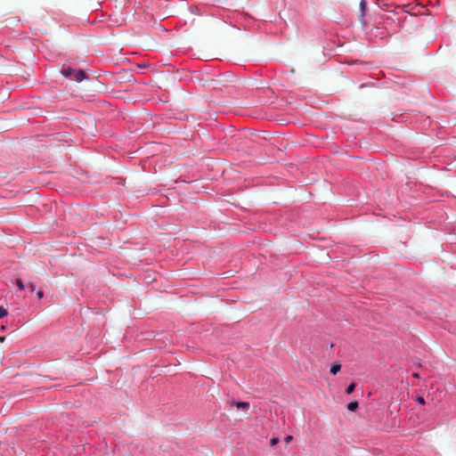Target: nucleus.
<instances>
[{
	"label": "nucleus",
	"instance_id": "3",
	"mask_svg": "<svg viewBox=\"0 0 456 456\" xmlns=\"http://www.w3.org/2000/svg\"><path fill=\"white\" fill-rule=\"evenodd\" d=\"M366 2L365 0H361L360 2V17L362 18L366 12Z\"/></svg>",
	"mask_w": 456,
	"mask_h": 456
},
{
	"label": "nucleus",
	"instance_id": "11",
	"mask_svg": "<svg viewBox=\"0 0 456 456\" xmlns=\"http://www.w3.org/2000/svg\"><path fill=\"white\" fill-rule=\"evenodd\" d=\"M417 402L420 404H425V399L422 396H419Z\"/></svg>",
	"mask_w": 456,
	"mask_h": 456
},
{
	"label": "nucleus",
	"instance_id": "5",
	"mask_svg": "<svg viewBox=\"0 0 456 456\" xmlns=\"http://www.w3.org/2000/svg\"><path fill=\"white\" fill-rule=\"evenodd\" d=\"M358 408V403L356 401H352L347 404V410L350 411H354Z\"/></svg>",
	"mask_w": 456,
	"mask_h": 456
},
{
	"label": "nucleus",
	"instance_id": "14",
	"mask_svg": "<svg viewBox=\"0 0 456 456\" xmlns=\"http://www.w3.org/2000/svg\"><path fill=\"white\" fill-rule=\"evenodd\" d=\"M413 377H414V378H419V374H418V373H414V374H413Z\"/></svg>",
	"mask_w": 456,
	"mask_h": 456
},
{
	"label": "nucleus",
	"instance_id": "10",
	"mask_svg": "<svg viewBox=\"0 0 456 456\" xmlns=\"http://www.w3.org/2000/svg\"><path fill=\"white\" fill-rule=\"evenodd\" d=\"M270 443H271V445L273 446L279 443V439L276 437H273V439H271Z\"/></svg>",
	"mask_w": 456,
	"mask_h": 456
},
{
	"label": "nucleus",
	"instance_id": "8",
	"mask_svg": "<svg viewBox=\"0 0 456 456\" xmlns=\"http://www.w3.org/2000/svg\"><path fill=\"white\" fill-rule=\"evenodd\" d=\"M5 315H7V311L4 307L0 306V319Z\"/></svg>",
	"mask_w": 456,
	"mask_h": 456
},
{
	"label": "nucleus",
	"instance_id": "2",
	"mask_svg": "<svg viewBox=\"0 0 456 456\" xmlns=\"http://www.w3.org/2000/svg\"><path fill=\"white\" fill-rule=\"evenodd\" d=\"M230 404L232 406H236L238 409H242V410H248L249 408V403H247V402H235V401H232L230 402Z\"/></svg>",
	"mask_w": 456,
	"mask_h": 456
},
{
	"label": "nucleus",
	"instance_id": "12",
	"mask_svg": "<svg viewBox=\"0 0 456 456\" xmlns=\"http://www.w3.org/2000/svg\"><path fill=\"white\" fill-rule=\"evenodd\" d=\"M292 439H293V436H287L284 438V441H285V443H289V442H290Z\"/></svg>",
	"mask_w": 456,
	"mask_h": 456
},
{
	"label": "nucleus",
	"instance_id": "4",
	"mask_svg": "<svg viewBox=\"0 0 456 456\" xmlns=\"http://www.w3.org/2000/svg\"><path fill=\"white\" fill-rule=\"evenodd\" d=\"M341 369V364L338 362H336L331 365L330 367V373L333 375H336Z\"/></svg>",
	"mask_w": 456,
	"mask_h": 456
},
{
	"label": "nucleus",
	"instance_id": "9",
	"mask_svg": "<svg viewBox=\"0 0 456 456\" xmlns=\"http://www.w3.org/2000/svg\"><path fill=\"white\" fill-rule=\"evenodd\" d=\"M27 287L30 289L31 292H34L35 285L32 282H28Z\"/></svg>",
	"mask_w": 456,
	"mask_h": 456
},
{
	"label": "nucleus",
	"instance_id": "1",
	"mask_svg": "<svg viewBox=\"0 0 456 456\" xmlns=\"http://www.w3.org/2000/svg\"><path fill=\"white\" fill-rule=\"evenodd\" d=\"M61 73L64 77H70L77 82H81L86 77V75L83 70L73 69L71 68L63 69Z\"/></svg>",
	"mask_w": 456,
	"mask_h": 456
},
{
	"label": "nucleus",
	"instance_id": "13",
	"mask_svg": "<svg viewBox=\"0 0 456 456\" xmlns=\"http://www.w3.org/2000/svg\"><path fill=\"white\" fill-rule=\"evenodd\" d=\"M37 297H38L39 298H41V297H43L44 293H43V291L39 290V291H37Z\"/></svg>",
	"mask_w": 456,
	"mask_h": 456
},
{
	"label": "nucleus",
	"instance_id": "7",
	"mask_svg": "<svg viewBox=\"0 0 456 456\" xmlns=\"http://www.w3.org/2000/svg\"><path fill=\"white\" fill-rule=\"evenodd\" d=\"M354 388H355V384H354V383H351V384L347 387V388H346V393H347V394H351V393H353V392H354Z\"/></svg>",
	"mask_w": 456,
	"mask_h": 456
},
{
	"label": "nucleus",
	"instance_id": "6",
	"mask_svg": "<svg viewBox=\"0 0 456 456\" xmlns=\"http://www.w3.org/2000/svg\"><path fill=\"white\" fill-rule=\"evenodd\" d=\"M15 284L18 286V288H19V289H20V290H23V289H24V288H25V286H24V284H23V282L21 281V280H20V279H17V280L15 281Z\"/></svg>",
	"mask_w": 456,
	"mask_h": 456
}]
</instances>
